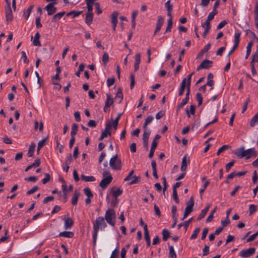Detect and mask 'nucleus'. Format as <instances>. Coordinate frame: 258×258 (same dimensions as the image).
Returning <instances> with one entry per match:
<instances>
[{
    "label": "nucleus",
    "mask_w": 258,
    "mask_h": 258,
    "mask_svg": "<svg viewBox=\"0 0 258 258\" xmlns=\"http://www.w3.org/2000/svg\"><path fill=\"white\" fill-rule=\"evenodd\" d=\"M36 147V145L34 143H32L29 148L28 152L27 153V156L28 157H33V153Z\"/></svg>",
    "instance_id": "cd10ccee"
},
{
    "label": "nucleus",
    "mask_w": 258,
    "mask_h": 258,
    "mask_svg": "<svg viewBox=\"0 0 258 258\" xmlns=\"http://www.w3.org/2000/svg\"><path fill=\"white\" fill-rule=\"evenodd\" d=\"M94 6H95V9L97 11V14L99 15V14H101L102 12L101 9H100L99 3H96L94 4Z\"/></svg>",
    "instance_id": "052dcab7"
},
{
    "label": "nucleus",
    "mask_w": 258,
    "mask_h": 258,
    "mask_svg": "<svg viewBox=\"0 0 258 258\" xmlns=\"http://www.w3.org/2000/svg\"><path fill=\"white\" fill-rule=\"evenodd\" d=\"M150 135V132H144V134L143 135V141H148L149 136Z\"/></svg>",
    "instance_id": "bf43d9fd"
},
{
    "label": "nucleus",
    "mask_w": 258,
    "mask_h": 258,
    "mask_svg": "<svg viewBox=\"0 0 258 258\" xmlns=\"http://www.w3.org/2000/svg\"><path fill=\"white\" fill-rule=\"evenodd\" d=\"M65 12H61L54 15L51 20L52 22H55L59 20L65 14Z\"/></svg>",
    "instance_id": "5701e85b"
},
{
    "label": "nucleus",
    "mask_w": 258,
    "mask_h": 258,
    "mask_svg": "<svg viewBox=\"0 0 258 258\" xmlns=\"http://www.w3.org/2000/svg\"><path fill=\"white\" fill-rule=\"evenodd\" d=\"M201 230V229L200 227H197L196 228L192 234L191 235V237H190V239H195L197 238V236H198V234L199 233L200 231Z\"/></svg>",
    "instance_id": "a18cd8bd"
},
{
    "label": "nucleus",
    "mask_w": 258,
    "mask_h": 258,
    "mask_svg": "<svg viewBox=\"0 0 258 258\" xmlns=\"http://www.w3.org/2000/svg\"><path fill=\"white\" fill-rule=\"evenodd\" d=\"M119 13L117 11H114L111 16V25L114 31L116 30V27L118 22L117 17Z\"/></svg>",
    "instance_id": "9d476101"
},
{
    "label": "nucleus",
    "mask_w": 258,
    "mask_h": 258,
    "mask_svg": "<svg viewBox=\"0 0 258 258\" xmlns=\"http://www.w3.org/2000/svg\"><path fill=\"white\" fill-rule=\"evenodd\" d=\"M78 130V126L76 123H74L72 125V130L71 132V136L75 137L77 134Z\"/></svg>",
    "instance_id": "4c0bfd02"
},
{
    "label": "nucleus",
    "mask_w": 258,
    "mask_h": 258,
    "mask_svg": "<svg viewBox=\"0 0 258 258\" xmlns=\"http://www.w3.org/2000/svg\"><path fill=\"white\" fill-rule=\"evenodd\" d=\"M209 253V246L208 245H205L203 249V255H207Z\"/></svg>",
    "instance_id": "4d7b16f0"
},
{
    "label": "nucleus",
    "mask_w": 258,
    "mask_h": 258,
    "mask_svg": "<svg viewBox=\"0 0 258 258\" xmlns=\"http://www.w3.org/2000/svg\"><path fill=\"white\" fill-rule=\"evenodd\" d=\"M93 19V13H87L85 19V22L88 25H90Z\"/></svg>",
    "instance_id": "c756f323"
},
{
    "label": "nucleus",
    "mask_w": 258,
    "mask_h": 258,
    "mask_svg": "<svg viewBox=\"0 0 258 258\" xmlns=\"http://www.w3.org/2000/svg\"><path fill=\"white\" fill-rule=\"evenodd\" d=\"M217 13L218 12L212 11L209 14L207 19L210 21H212L214 19L215 16L217 14Z\"/></svg>",
    "instance_id": "338daca9"
},
{
    "label": "nucleus",
    "mask_w": 258,
    "mask_h": 258,
    "mask_svg": "<svg viewBox=\"0 0 258 258\" xmlns=\"http://www.w3.org/2000/svg\"><path fill=\"white\" fill-rule=\"evenodd\" d=\"M162 235V239L163 241H166L167 239L170 237V233L169 231L166 229H164L163 230Z\"/></svg>",
    "instance_id": "58836bf2"
},
{
    "label": "nucleus",
    "mask_w": 258,
    "mask_h": 258,
    "mask_svg": "<svg viewBox=\"0 0 258 258\" xmlns=\"http://www.w3.org/2000/svg\"><path fill=\"white\" fill-rule=\"evenodd\" d=\"M45 177L43 178L42 180V183L45 184L49 181L50 177V175L48 173H45Z\"/></svg>",
    "instance_id": "13d9d810"
},
{
    "label": "nucleus",
    "mask_w": 258,
    "mask_h": 258,
    "mask_svg": "<svg viewBox=\"0 0 258 258\" xmlns=\"http://www.w3.org/2000/svg\"><path fill=\"white\" fill-rule=\"evenodd\" d=\"M109 165L113 170H120L121 168V161L117 158V155H115L110 159Z\"/></svg>",
    "instance_id": "39448f33"
},
{
    "label": "nucleus",
    "mask_w": 258,
    "mask_h": 258,
    "mask_svg": "<svg viewBox=\"0 0 258 258\" xmlns=\"http://www.w3.org/2000/svg\"><path fill=\"white\" fill-rule=\"evenodd\" d=\"M81 178L82 180H83L86 182L94 181L95 180V178L93 176H87L84 174H82L81 175Z\"/></svg>",
    "instance_id": "72a5a7b5"
},
{
    "label": "nucleus",
    "mask_w": 258,
    "mask_h": 258,
    "mask_svg": "<svg viewBox=\"0 0 258 258\" xmlns=\"http://www.w3.org/2000/svg\"><path fill=\"white\" fill-rule=\"evenodd\" d=\"M134 173V171L132 170L124 179V181H130L128 183L129 185L137 183L141 181V178L140 176H133Z\"/></svg>",
    "instance_id": "423d86ee"
},
{
    "label": "nucleus",
    "mask_w": 258,
    "mask_h": 258,
    "mask_svg": "<svg viewBox=\"0 0 258 258\" xmlns=\"http://www.w3.org/2000/svg\"><path fill=\"white\" fill-rule=\"evenodd\" d=\"M188 99L186 98H184L182 99L181 102L179 104L177 107V112L178 111L179 109L182 108L184 105H185L188 101Z\"/></svg>",
    "instance_id": "37998d69"
},
{
    "label": "nucleus",
    "mask_w": 258,
    "mask_h": 258,
    "mask_svg": "<svg viewBox=\"0 0 258 258\" xmlns=\"http://www.w3.org/2000/svg\"><path fill=\"white\" fill-rule=\"evenodd\" d=\"M48 139V137H46L44 139L42 140H40L38 143L37 147H38V150H40V149L44 146L45 143L47 141Z\"/></svg>",
    "instance_id": "79ce46f5"
},
{
    "label": "nucleus",
    "mask_w": 258,
    "mask_h": 258,
    "mask_svg": "<svg viewBox=\"0 0 258 258\" xmlns=\"http://www.w3.org/2000/svg\"><path fill=\"white\" fill-rule=\"evenodd\" d=\"M165 6L167 11V16L171 17V11L173 9V5L170 4V1L169 0L165 3Z\"/></svg>",
    "instance_id": "4be33fe9"
},
{
    "label": "nucleus",
    "mask_w": 258,
    "mask_h": 258,
    "mask_svg": "<svg viewBox=\"0 0 258 258\" xmlns=\"http://www.w3.org/2000/svg\"><path fill=\"white\" fill-rule=\"evenodd\" d=\"M84 194L87 196L88 198H93V195L89 187H86L83 189Z\"/></svg>",
    "instance_id": "c03bdc74"
},
{
    "label": "nucleus",
    "mask_w": 258,
    "mask_h": 258,
    "mask_svg": "<svg viewBox=\"0 0 258 258\" xmlns=\"http://www.w3.org/2000/svg\"><path fill=\"white\" fill-rule=\"evenodd\" d=\"M144 235H145V239L147 242V244L148 246H150L151 245V241H150V238L149 233L148 230V226H146V225L145 226Z\"/></svg>",
    "instance_id": "412c9836"
},
{
    "label": "nucleus",
    "mask_w": 258,
    "mask_h": 258,
    "mask_svg": "<svg viewBox=\"0 0 258 258\" xmlns=\"http://www.w3.org/2000/svg\"><path fill=\"white\" fill-rule=\"evenodd\" d=\"M25 180L27 181L36 182L37 180V178L36 176H30L25 178Z\"/></svg>",
    "instance_id": "69168bd1"
},
{
    "label": "nucleus",
    "mask_w": 258,
    "mask_h": 258,
    "mask_svg": "<svg viewBox=\"0 0 258 258\" xmlns=\"http://www.w3.org/2000/svg\"><path fill=\"white\" fill-rule=\"evenodd\" d=\"M6 17L7 21H12L13 19V16L11 7L9 6V8H7L6 9Z\"/></svg>",
    "instance_id": "6ab92c4d"
},
{
    "label": "nucleus",
    "mask_w": 258,
    "mask_h": 258,
    "mask_svg": "<svg viewBox=\"0 0 258 258\" xmlns=\"http://www.w3.org/2000/svg\"><path fill=\"white\" fill-rule=\"evenodd\" d=\"M105 219L107 222L112 226L115 225L116 215L114 210L108 209L105 213Z\"/></svg>",
    "instance_id": "20e7f679"
},
{
    "label": "nucleus",
    "mask_w": 258,
    "mask_h": 258,
    "mask_svg": "<svg viewBox=\"0 0 258 258\" xmlns=\"http://www.w3.org/2000/svg\"><path fill=\"white\" fill-rule=\"evenodd\" d=\"M213 64V61L207 59H204L201 64L197 67V70L200 71L201 69H209Z\"/></svg>",
    "instance_id": "1a4fd4ad"
},
{
    "label": "nucleus",
    "mask_w": 258,
    "mask_h": 258,
    "mask_svg": "<svg viewBox=\"0 0 258 258\" xmlns=\"http://www.w3.org/2000/svg\"><path fill=\"white\" fill-rule=\"evenodd\" d=\"M74 233L71 231H63L60 232L59 234V236L72 238L74 236Z\"/></svg>",
    "instance_id": "7c9ffc66"
},
{
    "label": "nucleus",
    "mask_w": 258,
    "mask_h": 258,
    "mask_svg": "<svg viewBox=\"0 0 258 258\" xmlns=\"http://www.w3.org/2000/svg\"><path fill=\"white\" fill-rule=\"evenodd\" d=\"M240 35H241L240 32H237V33H235L234 34V45L238 46L239 43L240 41Z\"/></svg>",
    "instance_id": "c9c22d12"
},
{
    "label": "nucleus",
    "mask_w": 258,
    "mask_h": 258,
    "mask_svg": "<svg viewBox=\"0 0 258 258\" xmlns=\"http://www.w3.org/2000/svg\"><path fill=\"white\" fill-rule=\"evenodd\" d=\"M115 187H112L111 190L112 196L115 198H117V197L119 196L122 194V190L120 189L119 188H117L116 190H114Z\"/></svg>",
    "instance_id": "b1692460"
},
{
    "label": "nucleus",
    "mask_w": 258,
    "mask_h": 258,
    "mask_svg": "<svg viewBox=\"0 0 258 258\" xmlns=\"http://www.w3.org/2000/svg\"><path fill=\"white\" fill-rule=\"evenodd\" d=\"M210 47H211V44L210 43L207 44L204 47V48L202 50H201V51L199 52V53L198 54V57H202L205 52H207L209 50Z\"/></svg>",
    "instance_id": "e433bc0d"
},
{
    "label": "nucleus",
    "mask_w": 258,
    "mask_h": 258,
    "mask_svg": "<svg viewBox=\"0 0 258 258\" xmlns=\"http://www.w3.org/2000/svg\"><path fill=\"white\" fill-rule=\"evenodd\" d=\"M227 24V22L226 20H223L221 22L217 27V30H220L222 29L225 25Z\"/></svg>",
    "instance_id": "e2e57ef3"
},
{
    "label": "nucleus",
    "mask_w": 258,
    "mask_h": 258,
    "mask_svg": "<svg viewBox=\"0 0 258 258\" xmlns=\"http://www.w3.org/2000/svg\"><path fill=\"white\" fill-rule=\"evenodd\" d=\"M40 36V34H39V32H37L35 34V35L34 39V41L33 42V44L34 45L37 46H41L40 42L39 40Z\"/></svg>",
    "instance_id": "473e14b6"
},
{
    "label": "nucleus",
    "mask_w": 258,
    "mask_h": 258,
    "mask_svg": "<svg viewBox=\"0 0 258 258\" xmlns=\"http://www.w3.org/2000/svg\"><path fill=\"white\" fill-rule=\"evenodd\" d=\"M56 4V2H51L47 4L44 8L47 12V15L51 16L57 11V8L54 7V5Z\"/></svg>",
    "instance_id": "6e6552de"
},
{
    "label": "nucleus",
    "mask_w": 258,
    "mask_h": 258,
    "mask_svg": "<svg viewBox=\"0 0 258 258\" xmlns=\"http://www.w3.org/2000/svg\"><path fill=\"white\" fill-rule=\"evenodd\" d=\"M61 188L63 193L64 199L65 200L64 202H66L67 200V192L72 191L73 188V185L70 184L69 186L68 189H67V185H62Z\"/></svg>",
    "instance_id": "f3484780"
},
{
    "label": "nucleus",
    "mask_w": 258,
    "mask_h": 258,
    "mask_svg": "<svg viewBox=\"0 0 258 258\" xmlns=\"http://www.w3.org/2000/svg\"><path fill=\"white\" fill-rule=\"evenodd\" d=\"M38 188H39L37 186H34L32 188H31V189L27 191V195H31L32 194L34 193L38 189Z\"/></svg>",
    "instance_id": "680f3d73"
},
{
    "label": "nucleus",
    "mask_w": 258,
    "mask_h": 258,
    "mask_svg": "<svg viewBox=\"0 0 258 258\" xmlns=\"http://www.w3.org/2000/svg\"><path fill=\"white\" fill-rule=\"evenodd\" d=\"M169 258H177L174 247L172 245L169 246Z\"/></svg>",
    "instance_id": "a19ab883"
},
{
    "label": "nucleus",
    "mask_w": 258,
    "mask_h": 258,
    "mask_svg": "<svg viewBox=\"0 0 258 258\" xmlns=\"http://www.w3.org/2000/svg\"><path fill=\"white\" fill-rule=\"evenodd\" d=\"M235 162V160H232V161L229 162L228 163H227L226 166H225V169H226V171L227 172H228L232 166H233V165L234 164Z\"/></svg>",
    "instance_id": "603ef678"
},
{
    "label": "nucleus",
    "mask_w": 258,
    "mask_h": 258,
    "mask_svg": "<svg viewBox=\"0 0 258 258\" xmlns=\"http://www.w3.org/2000/svg\"><path fill=\"white\" fill-rule=\"evenodd\" d=\"M134 63V71H137L139 69V65L141 61V54L140 53H137L135 55Z\"/></svg>",
    "instance_id": "2eb2a0df"
},
{
    "label": "nucleus",
    "mask_w": 258,
    "mask_h": 258,
    "mask_svg": "<svg viewBox=\"0 0 258 258\" xmlns=\"http://www.w3.org/2000/svg\"><path fill=\"white\" fill-rule=\"evenodd\" d=\"M86 4H87V10H88L87 13H93L92 10H93V5L94 3L86 2Z\"/></svg>",
    "instance_id": "864d4df0"
},
{
    "label": "nucleus",
    "mask_w": 258,
    "mask_h": 258,
    "mask_svg": "<svg viewBox=\"0 0 258 258\" xmlns=\"http://www.w3.org/2000/svg\"><path fill=\"white\" fill-rule=\"evenodd\" d=\"M106 96L107 98L105 102V105L107 107H110L111 105L113 104L114 100L111 96L110 94H107Z\"/></svg>",
    "instance_id": "a878e982"
},
{
    "label": "nucleus",
    "mask_w": 258,
    "mask_h": 258,
    "mask_svg": "<svg viewBox=\"0 0 258 258\" xmlns=\"http://www.w3.org/2000/svg\"><path fill=\"white\" fill-rule=\"evenodd\" d=\"M64 228L66 229H70L74 224V221L70 217L64 218Z\"/></svg>",
    "instance_id": "a211bd4d"
},
{
    "label": "nucleus",
    "mask_w": 258,
    "mask_h": 258,
    "mask_svg": "<svg viewBox=\"0 0 258 258\" xmlns=\"http://www.w3.org/2000/svg\"><path fill=\"white\" fill-rule=\"evenodd\" d=\"M209 184H210L209 181H208V180L206 181L205 182L204 184L203 185V188L200 189V194L201 198H202L203 194L204 193L205 190L206 189L207 186L209 185Z\"/></svg>",
    "instance_id": "09e8293b"
},
{
    "label": "nucleus",
    "mask_w": 258,
    "mask_h": 258,
    "mask_svg": "<svg viewBox=\"0 0 258 258\" xmlns=\"http://www.w3.org/2000/svg\"><path fill=\"white\" fill-rule=\"evenodd\" d=\"M115 82V78L114 77H112L111 78H108L107 80V85L108 87H110L112 86Z\"/></svg>",
    "instance_id": "5fc2aeb1"
},
{
    "label": "nucleus",
    "mask_w": 258,
    "mask_h": 258,
    "mask_svg": "<svg viewBox=\"0 0 258 258\" xmlns=\"http://www.w3.org/2000/svg\"><path fill=\"white\" fill-rule=\"evenodd\" d=\"M164 23V19L162 16H159L158 17V20L156 24V28L154 31V35H155L156 33L160 31L161 27Z\"/></svg>",
    "instance_id": "9b49d317"
},
{
    "label": "nucleus",
    "mask_w": 258,
    "mask_h": 258,
    "mask_svg": "<svg viewBox=\"0 0 258 258\" xmlns=\"http://www.w3.org/2000/svg\"><path fill=\"white\" fill-rule=\"evenodd\" d=\"M256 123H258V113L255 114L250 121V125L253 127Z\"/></svg>",
    "instance_id": "ea45409f"
},
{
    "label": "nucleus",
    "mask_w": 258,
    "mask_h": 258,
    "mask_svg": "<svg viewBox=\"0 0 258 258\" xmlns=\"http://www.w3.org/2000/svg\"><path fill=\"white\" fill-rule=\"evenodd\" d=\"M210 207V205H208L205 209H203L198 216V219L201 220L203 219L205 215L207 214L209 208Z\"/></svg>",
    "instance_id": "bb28decb"
},
{
    "label": "nucleus",
    "mask_w": 258,
    "mask_h": 258,
    "mask_svg": "<svg viewBox=\"0 0 258 258\" xmlns=\"http://www.w3.org/2000/svg\"><path fill=\"white\" fill-rule=\"evenodd\" d=\"M102 175L105 177L100 181L99 186L102 189H104L111 182L113 178L107 171H104L102 173Z\"/></svg>",
    "instance_id": "7ed1b4c3"
},
{
    "label": "nucleus",
    "mask_w": 258,
    "mask_h": 258,
    "mask_svg": "<svg viewBox=\"0 0 258 258\" xmlns=\"http://www.w3.org/2000/svg\"><path fill=\"white\" fill-rule=\"evenodd\" d=\"M189 204L186 207L185 211L188 213H190L193 211V207L194 205V200L193 197H190L189 200Z\"/></svg>",
    "instance_id": "dca6fc26"
},
{
    "label": "nucleus",
    "mask_w": 258,
    "mask_h": 258,
    "mask_svg": "<svg viewBox=\"0 0 258 258\" xmlns=\"http://www.w3.org/2000/svg\"><path fill=\"white\" fill-rule=\"evenodd\" d=\"M107 226L106 224L104 222V219L102 217H98L95 223L93 224V246L95 247L97 241V235L99 229L102 227L105 228Z\"/></svg>",
    "instance_id": "f03ea898"
},
{
    "label": "nucleus",
    "mask_w": 258,
    "mask_h": 258,
    "mask_svg": "<svg viewBox=\"0 0 258 258\" xmlns=\"http://www.w3.org/2000/svg\"><path fill=\"white\" fill-rule=\"evenodd\" d=\"M196 98L198 102V106H200L202 104L203 102V97L202 94L199 92L197 93Z\"/></svg>",
    "instance_id": "8fccbe9b"
},
{
    "label": "nucleus",
    "mask_w": 258,
    "mask_h": 258,
    "mask_svg": "<svg viewBox=\"0 0 258 258\" xmlns=\"http://www.w3.org/2000/svg\"><path fill=\"white\" fill-rule=\"evenodd\" d=\"M233 153L238 158H245L247 160L251 157H255L257 156V152L254 148H250L245 150L244 146L236 149Z\"/></svg>",
    "instance_id": "f257e3e1"
},
{
    "label": "nucleus",
    "mask_w": 258,
    "mask_h": 258,
    "mask_svg": "<svg viewBox=\"0 0 258 258\" xmlns=\"http://www.w3.org/2000/svg\"><path fill=\"white\" fill-rule=\"evenodd\" d=\"M111 128V122H108L106 124L105 128L104 131L102 132L101 135L102 137L104 138L106 137L107 135L111 136V132L110 130Z\"/></svg>",
    "instance_id": "4468645a"
},
{
    "label": "nucleus",
    "mask_w": 258,
    "mask_h": 258,
    "mask_svg": "<svg viewBox=\"0 0 258 258\" xmlns=\"http://www.w3.org/2000/svg\"><path fill=\"white\" fill-rule=\"evenodd\" d=\"M230 148V147L229 145H223L218 150L217 152V155L218 156L221 153H222L224 151L229 149Z\"/></svg>",
    "instance_id": "49530a36"
},
{
    "label": "nucleus",
    "mask_w": 258,
    "mask_h": 258,
    "mask_svg": "<svg viewBox=\"0 0 258 258\" xmlns=\"http://www.w3.org/2000/svg\"><path fill=\"white\" fill-rule=\"evenodd\" d=\"M108 59L109 56L108 53L106 52H104L103 53L102 59L104 64H106L107 63L108 61Z\"/></svg>",
    "instance_id": "3c124183"
},
{
    "label": "nucleus",
    "mask_w": 258,
    "mask_h": 258,
    "mask_svg": "<svg viewBox=\"0 0 258 258\" xmlns=\"http://www.w3.org/2000/svg\"><path fill=\"white\" fill-rule=\"evenodd\" d=\"M73 160V158L71 154H70L68 157L66 158L64 162V166L63 167V169L66 172H68L70 167L69 164H70Z\"/></svg>",
    "instance_id": "f8f14e48"
},
{
    "label": "nucleus",
    "mask_w": 258,
    "mask_h": 258,
    "mask_svg": "<svg viewBox=\"0 0 258 258\" xmlns=\"http://www.w3.org/2000/svg\"><path fill=\"white\" fill-rule=\"evenodd\" d=\"M80 193L78 191L75 190V191L73 196V197L72 198L71 203L73 205L75 206L77 204L78 200V199H79V197H80Z\"/></svg>",
    "instance_id": "aec40b11"
},
{
    "label": "nucleus",
    "mask_w": 258,
    "mask_h": 258,
    "mask_svg": "<svg viewBox=\"0 0 258 258\" xmlns=\"http://www.w3.org/2000/svg\"><path fill=\"white\" fill-rule=\"evenodd\" d=\"M82 11H71L67 14V16H70L72 15H73V18L76 17L78 16H79L81 13Z\"/></svg>",
    "instance_id": "de8ad7c7"
},
{
    "label": "nucleus",
    "mask_w": 258,
    "mask_h": 258,
    "mask_svg": "<svg viewBox=\"0 0 258 258\" xmlns=\"http://www.w3.org/2000/svg\"><path fill=\"white\" fill-rule=\"evenodd\" d=\"M192 218H190L188 221H185L183 223H181L178 225V229H179L182 226H183L185 230H187L189 224L192 221Z\"/></svg>",
    "instance_id": "2f4dec72"
},
{
    "label": "nucleus",
    "mask_w": 258,
    "mask_h": 258,
    "mask_svg": "<svg viewBox=\"0 0 258 258\" xmlns=\"http://www.w3.org/2000/svg\"><path fill=\"white\" fill-rule=\"evenodd\" d=\"M190 160L189 157H187V155L184 156L182 159L181 166L180 169L181 171H184L186 169L187 163H189Z\"/></svg>",
    "instance_id": "ddd939ff"
},
{
    "label": "nucleus",
    "mask_w": 258,
    "mask_h": 258,
    "mask_svg": "<svg viewBox=\"0 0 258 258\" xmlns=\"http://www.w3.org/2000/svg\"><path fill=\"white\" fill-rule=\"evenodd\" d=\"M256 210V206L254 205H250L249 206V215H251Z\"/></svg>",
    "instance_id": "6e6d98bb"
},
{
    "label": "nucleus",
    "mask_w": 258,
    "mask_h": 258,
    "mask_svg": "<svg viewBox=\"0 0 258 258\" xmlns=\"http://www.w3.org/2000/svg\"><path fill=\"white\" fill-rule=\"evenodd\" d=\"M253 43L252 41H250L247 44V45L246 46V55L245 56V58L246 59L248 58V57H249V56L251 53V47H252V46L253 45Z\"/></svg>",
    "instance_id": "c85d7f7f"
},
{
    "label": "nucleus",
    "mask_w": 258,
    "mask_h": 258,
    "mask_svg": "<svg viewBox=\"0 0 258 258\" xmlns=\"http://www.w3.org/2000/svg\"><path fill=\"white\" fill-rule=\"evenodd\" d=\"M255 251L254 247H250L248 249H242L239 253L240 256L243 258L249 257L254 254Z\"/></svg>",
    "instance_id": "0eeeda50"
},
{
    "label": "nucleus",
    "mask_w": 258,
    "mask_h": 258,
    "mask_svg": "<svg viewBox=\"0 0 258 258\" xmlns=\"http://www.w3.org/2000/svg\"><path fill=\"white\" fill-rule=\"evenodd\" d=\"M186 78H184L182 81V82L181 83L180 88L178 92V95L179 96H182L183 94L185 87L186 86Z\"/></svg>",
    "instance_id": "393cba45"
},
{
    "label": "nucleus",
    "mask_w": 258,
    "mask_h": 258,
    "mask_svg": "<svg viewBox=\"0 0 258 258\" xmlns=\"http://www.w3.org/2000/svg\"><path fill=\"white\" fill-rule=\"evenodd\" d=\"M3 142L7 144H12L11 139L7 136H5L3 138Z\"/></svg>",
    "instance_id": "774afa93"
},
{
    "label": "nucleus",
    "mask_w": 258,
    "mask_h": 258,
    "mask_svg": "<svg viewBox=\"0 0 258 258\" xmlns=\"http://www.w3.org/2000/svg\"><path fill=\"white\" fill-rule=\"evenodd\" d=\"M115 98H118L119 99L118 103H120L123 99V94L122 93V89L121 87L117 88V92L116 94Z\"/></svg>",
    "instance_id": "f704fd0d"
},
{
    "label": "nucleus",
    "mask_w": 258,
    "mask_h": 258,
    "mask_svg": "<svg viewBox=\"0 0 258 258\" xmlns=\"http://www.w3.org/2000/svg\"><path fill=\"white\" fill-rule=\"evenodd\" d=\"M209 229L208 228H205L202 232V235L201 237L202 240H204L207 236V235L208 233Z\"/></svg>",
    "instance_id": "0e129e2a"
}]
</instances>
